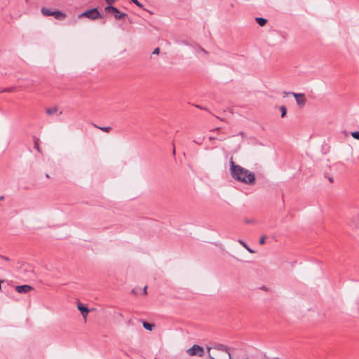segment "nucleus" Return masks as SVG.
<instances>
[{
	"label": "nucleus",
	"mask_w": 359,
	"mask_h": 359,
	"mask_svg": "<svg viewBox=\"0 0 359 359\" xmlns=\"http://www.w3.org/2000/svg\"><path fill=\"white\" fill-rule=\"evenodd\" d=\"M41 12L44 16H53L56 20H63L67 17L66 13L60 11H51L46 7H42Z\"/></svg>",
	"instance_id": "3"
},
{
	"label": "nucleus",
	"mask_w": 359,
	"mask_h": 359,
	"mask_svg": "<svg viewBox=\"0 0 359 359\" xmlns=\"http://www.w3.org/2000/svg\"><path fill=\"white\" fill-rule=\"evenodd\" d=\"M259 289L262 290H264L265 292H269L270 291V289L267 286H266V285H263V286L260 287Z\"/></svg>",
	"instance_id": "22"
},
{
	"label": "nucleus",
	"mask_w": 359,
	"mask_h": 359,
	"mask_svg": "<svg viewBox=\"0 0 359 359\" xmlns=\"http://www.w3.org/2000/svg\"><path fill=\"white\" fill-rule=\"evenodd\" d=\"M265 240H266V236H262L260 239H259V244L260 245H262L265 243Z\"/></svg>",
	"instance_id": "21"
},
{
	"label": "nucleus",
	"mask_w": 359,
	"mask_h": 359,
	"mask_svg": "<svg viewBox=\"0 0 359 359\" xmlns=\"http://www.w3.org/2000/svg\"><path fill=\"white\" fill-rule=\"evenodd\" d=\"M160 52V48H156L154 49V50L153 51V54H158Z\"/></svg>",
	"instance_id": "27"
},
{
	"label": "nucleus",
	"mask_w": 359,
	"mask_h": 359,
	"mask_svg": "<svg viewBox=\"0 0 359 359\" xmlns=\"http://www.w3.org/2000/svg\"><path fill=\"white\" fill-rule=\"evenodd\" d=\"M39 140L38 138L34 140V148L38 151H41L39 144Z\"/></svg>",
	"instance_id": "18"
},
{
	"label": "nucleus",
	"mask_w": 359,
	"mask_h": 359,
	"mask_svg": "<svg viewBox=\"0 0 359 359\" xmlns=\"http://www.w3.org/2000/svg\"><path fill=\"white\" fill-rule=\"evenodd\" d=\"M351 135L354 139L359 140V131L351 132Z\"/></svg>",
	"instance_id": "19"
},
{
	"label": "nucleus",
	"mask_w": 359,
	"mask_h": 359,
	"mask_svg": "<svg viewBox=\"0 0 359 359\" xmlns=\"http://www.w3.org/2000/svg\"><path fill=\"white\" fill-rule=\"evenodd\" d=\"M77 308L81 311L83 318L86 319V317L90 311L88 307L79 302L77 305Z\"/></svg>",
	"instance_id": "11"
},
{
	"label": "nucleus",
	"mask_w": 359,
	"mask_h": 359,
	"mask_svg": "<svg viewBox=\"0 0 359 359\" xmlns=\"http://www.w3.org/2000/svg\"><path fill=\"white\" fill-rule=\"evenodd\" d=\"M104 11L107 13L113 14L116 20L125 19L128 16L126 13L121 12L117 8L113 6H106L104 8Z\"/></svg>",
	"instance_id": "5"
},
{
	"label": "nucleus",
	"mask_w": 359,
	"mask_h": 359,
	"mask_svg": "<svg viewBox=\"0 0 359 359\" xmlns=\"http://www.w3.org/2000/svg\"><path fill=\"white\" fill-rule=\"evenodd\" d=\"M291 94L295 98V100H296L297 104H299L300 106H303L305 104L306 99L305 95L304 93H291Z\"/></svg>",
	"instance_id": "8"
},
{
	"label": "nucleus",
	"mask_w": 359,
	"mask_h": 359,
	"mask_svg": "<svg viewBox=\"0 0 359 359\" xmlns=\"http://www.w3.org/2000/svg\"><path fill=\"white\" fill-rule=\"evenodd\" d=\"M117 0H105L106 3L108 4V6H111L113 4H114Z\"/></svg>",
	"instance_id": "23"
},
{
	"label": "nucleus",
	"mask_w": 359,
	"mask_h": 359,
	"mask_svg": "<svg viewBox=\"0 0 359 359\" xmlns=\"http://www.w3.org/2000/svg\"><path fill=\"white\" fill-rule=\"evenodd\" d=\"M220 128H215V130H219Z\"/></svg>",
	"instance_id": "34"
},
{
	"label": "nucleus",
	"mask_w": 359,
	"mask_h": 359,
	"mask_svg": "<svg viewBox=\"0 0 359 359\" xmlns=\"http://www.w3.org/2000/svg\"><path fill=\"white\" fill-rule=\"evenodd\" d=\"M204 137H203L202 139L201 138H199L198 140H194V142L197 144H202V142H203V140Z\"/></svg>",
	"instance_id": "25"
},
{
	"label": "nucleus",
	"mask_w": 359,
	"mask_h": 359,
	"mask_svg": "<svg viewBox=\"0 0 359 359\" xmlns=\"http://www.w3.org/2000/svg\"><path fill=\"white\" fill-rule=\"evenodd\" d=\"M207 353H211L212 350H215L224 353V356L219 357V359H231V355L226 346L222 344H212L211 346H207Z\"/></svg>",
	"instance_id": "2"
},
{
	"label": "nucleus",
	"mask_w": 359,
	"mask_h": 359,
	"mask_svg": "<svg viewBox=\"0 0 359 359\" xmlns=\"http://www.w3.org/2000/svg\"><path fill=\"white\" fill-rule=\"evenodd\" d=\"M239 243L243 245V247L246 248L248 247L247 244H245L243 241L239 240Z\"/></svg>",
	"instance_id": "28"
},
{
	"label": "nucleus",
	"mask_w": 359,
	"mask_h": 359,
	"mask_svg": "<svg viewBox=\"0 0 359 359\" xmlns=\"http://www.w3.org/2000/svg\"><path fill=\"white\" fill-rule=\"evenodd\" d=\"M230 167L231 177L235 180L248 185L255 184L256 178L254 172L239 165H236L232 159L230 161Z\"/></svg>",
	"instance_id": "1"
},
{
	"label": "nucleus",
	"mask_w": 359,
	"mask_h": 359,
	"mask_svg": "<svg viewBox=\"0 0 359 359\" xmlns=\"http://www.w3.org/2000/svg\"><path fill=\"white\" fill-rule=\"evenodd\" d=\"M172 153H173V155H175V147H173Z\"/></svg>",
	"instance_id": "32"
},
{
	"label": "nucleus",
	"mask_w": 359,
	"mask_h": 359,
	"mask_svg": "<svg viewBox=\"0 0 359 359\" xmlns=\"http://www.w3.org/2000/svg\"><path fill=\"white\" fill-rule=\"evenodd\" d=\"M187 353L190 356L198 355L202 357L204 355V349L202 346L194 344L187 350Z\"/></svg>",
	"instance_id": "6"
},
{
	"label": "nucleus",
	"mask_w": 359,
	"mask_h": 359,
	"mask_svg": "<svg viewBox=\"0 0 359 359\" xmlns=\"http://www.w3.org/2000/svg\"><path fill=\"white\" fill-rule=\"evenodd\" d=\"M143 327L144 329H146L147 330L151 331L153 330V328L154 327V325L149 323H147V322H144L143 323Z\"/></svg>",
	"instance_id": "14"
},
{
	"label": "nucleus",
	"mask_w": 359,
	"mask_h": 359,
	"mask_svg": "<svg viewBox=\"0 0 359 359\" xmlns=\"http://www.w3.org/2000/svg\"><path fill=\"white\" fill-rule=\"evenodd\" d=\"M133 3H134L139 8H143V5L139 2L137 0H130Z\"/></svg>",
	"instance_id": "20"
},
{
	"label": "nucleus",
	"mask_w": 359,
	"mask_h": 359,
	"mask_svg": "<svg viewBox=\"0 0 359 359\" xmlns=\"http://www.w3.org/2000/svg\"><path fill=\"white\" fill-rule=\"evenodd\" d=\"M32 287L29 285H18L15 287V290L18 293L27 294L32 290Z\"/></svg>",
	"instance_id": "10"
},
{
	"label": "nucleus",
	"mask_w": 359,
	"mask_h": 359,
	"mask_svg": "<svg viewBox=\"0 0 359 359\" xmlns=\"http://www.w3.org/2000/svg\"><path fill=\"white\" fill-rule=\"evenodd\" d=\"M277 359H280V358H277Z\"/></svg>",
	"instance_id": "36"
},
{
	"label": "nucleus",
	"mask_w": 359,
	"mask_h": 359,
	"mask_svg": "<svg viewBox=\"0 0 359 359\" xmlns=\"http://www.w3.org/2000/svg\"><path fill=\"white\" fill-rule=\"evenodd\" d=\"M139 290H140V287H135V288L133 289L132 293H133L135 294H137L139 293Z\"/></svg>",
	"instance_id": "24"
},
{
	"label": "nucleus",
	"mask_w": 359,
	"mask_h": 359,
	"mask_svg": "<svg viewBox=\"0 0 359 359\" xmlns=\"http://www.w3.org/2000/svg\"><path fill=\"white\" fill-rule=\"evenodd\" d=\"M329 181H330V182H333L332 178L330 177V178H329Z\"/></svg>",
	"instance_id": "33"
},
{
	"label": "nucleus",
	"mask_w": 359,
	"mask_h": 359,
	"mask_svg": "<svg viewBox=\"0 0 359 359\" xmlns=\"http://www.w3.org/2000/svg\"><path fill=\"white\" fill-rule=\"evenodd\" d=\"M58 110V108L57 107H53L52 108H48L46 109V113L48 115H53V114H55V112H57Z\"/></svg>",
	"instance_id": "15"
},
{
	"label": "nucleus",
	"mask_w": 359,
	"mask_h": 359,
	"mask_svg": "<svg viewBox=\"0 0 359 359\" xmlns=\"http://www.w3.org/2000/svg\"><path fill=\"white\" fill-rule=\"evenodd\" d=\"M143 294H147V287L145 286L144 288H143Z\"/></svg>",
	"instance_id": "30"
},
{
	"label": "nucleus",
	"mask_w": 359,
	"mask_h": 359,
	"mask_svg": "<svg viewBox=\"0 0 359 359\" xmlns=\"http://www.w3.org/2000/svg\"><path fill=\"white\" fill-rule=\"evenodd\" d=\"M209 140H210V141H212V140H215V137H209Z\"/></svg>",
	"instance_id": "31"
},
{
	"label": "nucleus",
	"mask_w": 359,
	"mask_h": 359,
	"mask_svg": "<svg viewBox=\"0 0 359 359\" xmlns=\"http://www.w3.org/2000/svg\"><path fill=\"white\" fill-rule=\"evenodd\" d=\"M208 359H216L214 356H212V353H207Z\"/></svg>",
	"instance_id": "29"
},
{
	"label": "nucleus",
	"mask_w": 359,
	"mask_h": 359,
	"mask_svg": "<svg viewBox=\"0 0 359 359\" xmlns=\"http://www.w3.org/2000/svg\"><path fill=\"white\" fill-rule=\"evenodd\" d=\"M280 110L281 111V117L283 118L287 114V108L285 106L283 105L280 107Z\"/></svg>",
	"instance_id": "16"
},
{
	"label": "nucleus",
	"mask_w": 359,
	"mask_h": 359,
	"mask_svg": "<svg viewBox=\"0 0 359 359\" xmlns=\"http://www.w3.org/2000/svg\"><path fill=\"white\" fill-rule=\"evenodd\" d=\"M256 251L253 250V248H244V250L239 255H238V257H236V259L240 261H245L248 262L250 259V257H248L249 254L251 253H255Z\"/></svg>",
	"instance_id": "7"
},
{
	"label": "nucleus",
	"mask_w": 359,
	"mask_h": 359,
	"mask_svg": "<svg viewBox=\"0 0 359 359\" xmlns=\"http://www.w3.org/2000/svg\"><path fill=\"white\" fill-rule=\"evenodd\" d=\"M0 199H4V196L0 197Z\"/></svg>",
	"instance_id": "35"
},
{
	"label": "nucleus",
	"mask_w": 359,
	"mask_h": 359,
	"mask_svg": "<svg viewBox=\"0 0 359 359\" xmlns=\"http://www.w3.org/2000/svg\"><path fill=\"white\" fill-rule=\"evenodd\" d=\"M15 89V87H14V86L7 88H4L0 91V93H10V92L13 91Z\"/></svg>",
	"instance_id": "17"
},
{
	"label": "nucleus",
	"mask_w": 359,
	"mask_h": 359,
	"mask_svg": "<svg viewBox=\"0 0 359 359\" xmlns=\"http://www.w3.org/2000/svg\"><path fill=\"white\" fill-rule=\"evenodd\" d=\"M79 18H87L90 20H95L102 18L100 13L96 8L86 11L78 15Z\"/></svg>",
	"instance_id": "4"
},
{
	"label": "nucleus",
	"mask_w": 359,
	"mask_h": 359,
	"mask_svg": "<svg viewBox=\"0 0 359 359\" xmlns=\"http://www.w3.org/2000/svg\"><path fill=\"white\" fill-rule=\"evenodd\" d=\"M198 51L203 53L205 55H208V52L203 48H198Z\"/></svg>",
	"instance_id": "26"
},
{
	"label": "nucleus",
	"mask_w": 359,
	"mask_h": 359,
	"mask_svg": "<svg viewBox=\"0 0 359 359\" xmlns=\"http://www.w3.org/2000/svg\"><path fill=\"white\" fill-rule=\"evenodd\" d=\"M255 20L262 27L264 26L267 22V20L263 18H256Z\"/></svg>",
	"instance_id": "13"
},
{
	"label": "nucleus",
	"mask_w": 359,
	"mask_h": 359,
	"mask_svg": "<svg viewBox=\"0 0 359 359\" xmlns=\"http://www.w3.org/2000/svg\"><path fill=\"white\" fill-rule=\"evenodd\" d=\"M92 125L96 128L100 129V130L105 132V133H109L111 130V128L109 126H104V127H100L96 125L95 123H92Z\"/></svg>",
	"instance_id": "12"
},
{
	"label": "nucleus",
	"mask_w": 359,
	"mask_h": 359,
	"mask_svg": "<svg viewBox=\"0 0 359 359\" xmlns=\"http://www.w3.org/2000/svg\"><path fill=\"white\" fill-rule=\"evenodd\" d=\"M348 225L352 229H359V214L350 218Z\"/></svg>",
	"instance_id": "9"
}]
</instances>
